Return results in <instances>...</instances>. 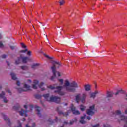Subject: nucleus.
Instances as JSON below:
<instances>
[{"label":"nucleus","mask_w":127,"mask_h":127,"mask_svg":"<svg viewBox=\"0 0 127 127\" xmlns=\"http://www.w3.org/2000/svg\"><path fill=\"white\" fill-rule=\"evenodd\" d=\"M5 93L4 92L2 91L1 94H0V98L3 99L4 103H7V99L4 97Z\"/></svg>","instance_id":"nucleus-9"},{"label":"nucleus","mask_w":127,"mask_h":127,"mask_svg":"<svg viewBox=\"0 0 127 127\" xmlns=\"http://www.w3.org/2000/svg\"><path fill=\"white\" fill-rule=\"evenodd\" d=\"M60 5H63V4H64V3H65V1H64V0H62L61 1H60Z\"/></svg>","instance_id":"nucleus-33"},{"label":"nucleus","mask_w":127,"mask_h":127,"mask_svg":"<svg viewBox=\"0 0 127 127\" xmlns=\"http://www.w3.org/2000/svg\"><path fill=\"white\" fill-rule=\"evenodd\" d=\"M76 103H77L78 104L79 103V101H80V94H78L76 96Z\"/></svg>","instance_id":"nucleus-24"},{"label":"nucleus","mask_w":127,"mask_h":127,"mask_svg":"<svg viewBox=\"0 0 127 127\" xmlns=\"http://www.w3.org/2000/svg\"><path fill=\"white\" fill-rule=\"evenodd\" d=\"M10 76L12 78V80H17V78H16V76H15V74L13 72H11L10 73Z\"/></svg>","instance_id":"nucleus-18"},{"label":"nucleus","mask_w":127,"mask_h":127,"mask_svg":"<svg viewBox=\"0 0 127 127\" xmlns=\"http://www.w3.org/2000/svg\"><path fill=\"white\" fill-rule=\"evenodd\" d=\"M112 97H113V92L108 91L107 95V98L108 99V100L110 101V98H112Z\"/></svg>","instance_id":"nucleus-17"},{"label":"nucleus","mask_w":127,"mask_h":127,"mask_svg":"<svg viewBox=\"0 0 127 127\" xmlns=\"http://www.w3.org/2000/svg\"><path fill=\"white\" fill-rule=\"evenodd\" d=\"M6 92H7L9 94H10V95H11V92H10V90H9V89H6Z\"/></svg>","instance_id":"nucleus-45"},{"label":"nucleus","mask_w":127,"mask_h":127,"mask_svg":"<svg viewBox=\"0 0 127 127\" xmlns=\"http://www.w3.org/2000/svg\"><path fill=\"white\" fill-rule=\"evenodd\" d=\"M1 46H3V44H2V43L0 42V47H1Z\"/></svg>","instance_id":"nucleus-50"},{"label":"nucleus","mask_w":127,"mask_h":127,"mask_svg":"<svg viewBox=\"0 0 127 127\" xmlns=\"http://www.w3.org/2000/svg\"><path fill=\"white\" fill-rule=\"evenodd\" d=\"M86 99V94H83L82 95V97L80 98L82 103H85V100Z\"/></svg>","instance_id":"nucleus-20"},{"label":"nucleus","mask_w":127,"mask_h":127,"mask_svg":"<svg viewBox=\"0 0 127 127\" xmlns=\"http://www.w3.org/2000/svg\"><path fill=\"white\" fill-rule=\"evenodd\" d=\"M86 118V115H84V116L81 117V120L80 121V123L81 124H84L86 123V121H84L85 119Z\"/></svg>","instance_id":"nucleus-19"},{"label":"nucleus","mask_w":127,"mask_h":127,"mask_svg":"<svg viewBox=\"0 0 127 127\" xmlns=\"http://www.w3.org/2000/svg\"><path fill=\"white\" fill-rule=\"evenodd\" d=\"M26 127H30L28 126V125H26Z\"/></svg>","instance_id":"nucleus-60"},{"label":"nucleus","mask_w":127,"mask_h":127,"mask_svg":"<svg viewBox=\"0 0 127 127\" xmlns=\"http://www.w3.org/2000/svg\"><path fill=\"white\" fill-rule=\"evenodd\" d=\"M48 121H49V122H50V123H51V124H53V123H55V122H58V118H57V117H56V120H52L51 119H49Z\"/></svg>","instance_id":"nucleus-22"},{"label":"nucleus","mask_w":127,"mask_h":127,"mask_svg":"<svg viewBox=\"0 0 127 127\" xmlns=\"http://www.w3.org/2000/svg\"><path fill=\"white\" fill-rule=\"evenodd\" d=\"M103 127H112L109 124H105L103 126Z\"/></svg>","instance_id":"nucleus-38"},{"label":"nucleus","mask_w":127,"mask_h":127,"mask_svg":"<svg viewBox=\"0 0 127 127\" xmlns=\"http://www.w3.org/2000/svg\"><path fill=\"white\" fill-rule=\"evenodd\" d=\"M20 63V58H18L15 61V64L16 65L19 64Z\"/></svg>","instance_id":"nucleus-26"},{"label":"nucleus","mask_w":127,"mask_h":127,"mask_svg":"<svg viewBox=\"0 0 127 127\" xmlns=\"http://www.w3.org/2000/svg\"><path fill=\"white\" fill-rule=\"evenodd\" d=\"M56 111L59 113V115H63L64 117H67L69 114L68 113H63L62 111H59V107H57Z\"/></svg>","instance_id":"nucleus-12"},{"label":"nucleus","mask_w":127,"mask_h":127,"mask_svg":"<svg viewBox=\"0 0 127 127\" xmlns=\"http://www.w3.org/2000/svg\"><path fill=\"white\" fill-rule=\"evenodd\" d=\"M51 69H52V72L53 73V75L51 77V80H54V79H55V77H56V74H57L59 77H60V76H61L60 72H59V71H56V64H54L51 67Z\"/></svg>","instance_id":"nucleus-4"},{"label":"nucleus","mask_w":127,"mask_h":127,"mask_svg":"<svg viewBox=\"0 0 127 127\" xmlns=\"http://www.w3.org/2000/svg\"><path fill=\"white\" fill-rule=\"evenodd\" d=\"M47 40H48V39H47Z\"/></svg>","instance_id":"nucleus-64"},{"label":"nucleus","mask_w":127,"mask_h":127,"mask_svg":"<svg viewBox=\"0 0 127 127\" xmlns=\"http://www.w3.org/2000/svg\"><path fill=\"white\" fill-rule=\"evenodd\" d=\"M64 87L66 89V91H69V92H74L75 89L73 88H78V84L75 81L72 83H70L68 80H66L64 83Z\"/></svg>","instance_id":"nucleus-1"},{"label":"nucleus","mask_w":127,"mask_h":127,"mask_svg":"<svg viewBox=\"0 0 127 127\" xmlns=\"http://www.w3.org/2000/svg\"><path fill=\"white\" fill-rule=\"evenodd\" d=\"M85 91H90L91 90V86L90 85L87 84L85 86Z\"/></svg>","instance_id":"nucleus-23"},{"label":"nucleus","mask_w":127,"mask_h":127,"mask_svg":"<svg viewBox=\"0 0 127 127\" xmlns=\"http://www.w3.org/2000/svg\"><path fill=\"white\" fill-rule=\"evenodd\" d=\"M32 127H35V123H33L32 124Z\"/></svg>","instance_id":"nucleus-51"},{"label":"nucleus","mask_w":127,"mask_h":127,"mask_svg":"<svg viewBox=\"0 0 127 127\" xmlns=\"http://www.w3.org/2000/svg\"><path fill=\"white\" fill-rule=\"evenodd\" d=\"M19 108H20V107L19 106V105H18L17 106H13V109L15 111H17V110H19Z\"/></svg>","instance_id":"nucleus-28"},{"label":"nucleus","mask_w":127,"mask_h":127,"mask_svg":"<svg viewBox=\"0 0 127 127\" xmlns=\"http://www.w3.org/2000/svg\"><path fill=\"white\" fill-rule=\"evenodd\" d=\"M32 27H34L33 26V25H32Z\"/></svg>","instance_id":"nucleus-63"},{"label":"nucleus","mask_w":127,"mask_h":127,"mask_svg":"<svg viewBox=\"0 0 127 127\" xmlns=\"http://www.w3.org/2000/svg\"><path fill=\"white\" fill-rule=\"evenodd\" d=\"M63 87L61 86H57L56 87V89L57 90L55 91V93H58L59 95H60L61 96H63V95H65V93L61 91L62 90Z\"/></svg>","instance_id":"nucleus-7"},{"label":"nucleus","mask_w":127,"mask_h":127,"mask_svg":"<svg viewBox=\"0 0 127 127\" xmlns=\"http://www.w3.org/2000/svg\"><path fill=\"white\" fill-rule=\"evenodd\" d=\"M38 64H34L32 65L31 66V68L32 69H35V67H36V66H38Z\"/></svg>","instance_id":"nucleus-29"},{"label":"nucleus","mask_w":127,"mask_h":127,"mask_svg":"<svg viewBox=\"0 0 127 127\" xmlns=\"http://www.w3.org/2000/svg\"><path fill=\"white\" fill-rule=\"evenodd\" d=\"M95 105H93L92 106L89 107V109L87 110V114L89 116H93L95 115Z\"/></svg>","instance_id":"nucleus-6"},{"label":"nucleus","mask_w":127,"mask_h":127,"mask_svg":"<svg viewBox=\"0 0 127 127\" xmlns=\"http://www.w3.org/2000/svg\"><path fill=\"white\" fill-rule=\"evenodd\" d=\"M44 55L45 56V57H46V58H48V59H51V60L53 59V58L50 57L49 56H48V55H45V54H44Z\"/></svg>","instance_id":"nucleus-34"},{"label":"nucleus","mask_w":127,"mask_h":127,"mask_svg":"<svg viewBox=\"0 0 127 127\" xmlns=\"http://www.w3.org/2000/svg\"><path fill=\"white\" fill-rule=\"evenodd\" d=\"M2 86L1 85H0V90H1Z\"/></svg>","instance_id":"nucleus-59"},{"label":"nucleus","mask_w":127,"mask_h":127,"mask_svg":"<svg viewBox=\"0 0 127 127\" xmlns=\"http://www.w3.org/2000/svg\"><path fill=\"white\" fill-rule=\"evenodd\" d=\"M65 106H67V103L65 104Z\"/></svg>","instance_id":"nucleus-62"},{"label":"nucleus","mask_w":127,"mask_h":127,"mask_svg":"<svg viewBox=\"0 0 127 127\" xmlns=\"http://www.w3.org/2000/svg\"><path fill=\"white\" fill-rule=\"evenodd\" d=\"M6 63L7 64V65L9 66V63H8V62L6 61Z\"/></svg>","instance_id":"nucleus-55"},{"label":"nucleus","mask_w":127,"mask_h":127,"mask_svg":"<svg viewBox=\"0 0 127 127\" xmlns=\"http://www.w3.org/2000/svg\"><path fill=\"white\" fill-rule=\"evenodd\" d=\"M97 94H98V91H95V92L91 93L90 94V97L94 99V98L96 97V95Z\"/></svg>","instance_id":"nucleus-21"},{"label":"nucleus","mask_w":127,"mask_h":127,"mask_svg":"<svg viewBox=\"0 0 127 127\" xmlns=\"http://www.w3.org/2000/svg\"><path fill=\"white\" fill-rule=\"evenodd\" d=\"M43 96L48 101V102H54L57 103V104H59L60 101H61V98L57 96H52L50 98L49 97V94H44Z\"/></svg>","instance_id":"nucleus-2"},{"label":"nucleus","mask_w":127,"mask_h":127,"mask_svg":"<svg viewBox=\"0 0 127 127\" xmlns=\"http://www.w3.org/2000/svg\"><path fill=\"white\" fill-rule=\"evenodd\" d=\"M2 36H1V34H0V39H1Z\"/></svg>","instance_id":"nucleus-56"},{"label":"nucleus","mask_w":127,"mask_h":127,"mask_svg":"<svg viewBox=\"0 0 127 127\" xmlns=\"http://www.w3.org/2000/svg\"><path fill=\"white\" fill-rule=\"evenodd\" d=\"M64 125H68V122H64Z\"/></svg>","instance_id":"nucleus-54"},{"label":"nucleus","mask_w":127,"mask_h":127,"mask_svg":"<svg viewBox=\"0 0 127 127\" xmlns=\"http://www.w3.org/2000/svg\"><path fill=\"white\" fill-rule=\"evenodd\" d=\"M41 97H42V96L40 95H39V94H36V95H35V98L36 99H41Z\"/></svg>","instance_id":"nucleus-32"},{"label":"nucleus","mask_w":127,"mask_h":127,"mask_svg":"<svg viewBox=\"0 0 127 127\" xmlns=\"http://www.w3.org/2000/svg\"><path fill=\"white\" fill-rule=\"evenodd\" d=\"M21 46L22 48H26V46H25L24 44L23 43H21Z\"/></svg>","instance_id":"nucleus-35"},{"label":"nucleus","mask_w":127,"mask_h":127,"mask_svg":"<svg viewBox=\"0 0 127 127\" xmlns=\"http://www.w3.org/2000/svg\"><path fill=\"white\" fill-rule=\"evenodd\" d=\"M100 127V125L99 124H96L95 126H93V127Z\"/></svg>","instance_id":"nucleus-46"},{"label":"nucleus","mask_w":127,"mask_h":127,"mask_svg":"<svg viewBox=\"0 0 127 127\" xmlns=\"http://www.w3.org/2000/svg\"><path fill=\"white\" fill-rule=\"evenodd\" d=\"M39 83V81H38L37 80H33V84H32V88L36 90V89H37V86H38L41 89V91H44L45 88H42V86L44 85V83L41 82L40 84H38Z\"/></svg>","instance_id":"nucleus-3"},{"label":"nucleus","mask_w":127,"mask_h":127,"mask_svg":"<svg viewBox=\"0 0 127 127\" xmlns=\"http://www.w3.org/2000/svg\"><path fill=\"white\" fill-rule=\"evenodd\" d=\"M119 94H124V91L122 89L118 90L117 92L115 93L116 96L119 95Z\"/></svg>","instance_id":"nucleus-25"},{"label":"nucleus","mask_w":127,"mask_h":127,"mask_svg":"<svg viewBox=\"0 0 127 127\" xmlns=\"http://www.w3.org/2000/svg\"><path fill=\"white\" fill-rule=\"evenodd\" d=\"M21 68L22 70H27V69H28V67L27 66H21Z\"/></svg>","instance_id":"nucleus-31"},{"label":"nucleus","mask_w":127,"mask_h":127,"mask_svg":"<svg viewBox=\"0 0 127 127\" xmlns=\"http://www.w3.org/2000/svg\"><path fill=\"white\" fill-rule=\"evenodd\" d=\"M24 89L23 88H18L17 91L19 93H21V92H26V91H30V86L29 84H24L23 86Z\"/></svg>","instance_id":"nucleus-5"},{"label":"nucleus","mask_w":127,"mask_h":127,"mask_svg":"<svg viewBox=\"0 0 127 127\" xmlns=\"http://www.w3.org/2000/svg\"><path fill=\"white\" fill-rule=\"evenodd\" d=\"M55 64H56V65H59V66H60V65H61V64H60V63H59V62H55Z\"/></svg>","instance_id":"nucleus-44"},{"label":"nucleus","mask_w":127,"mask_h":127,"mask_svg":"<svg viewBox=\"0 0 127 127\" xmlns=\"http://www.w3.org/2000/svg\"><path fill=\"white\" fill-rule=\"evenodd\" d=\"M122 114V112L120 110H117L114 112H113L112 117H116V116H120Z\"/></svg>","instance_id":"nucleus-14"},{"label":"nucleus","mask_w":127,"mask_h":127,"mask_svg":"<svg viewBox=\"0 0 127 127\" xmlns=\"http://www.w3.org/2000/svg\"><path fill=\"white\" fill-rule=\"evenodd\" d=\"M120 119L121 121H124V122L126 123V125H125L124 127H127V117L122 115L120 116Z\"/></svg>","instance_id":"nucleus-13"},{"label":"nucleus","mask_w":127,"mask_h":127,"mask_svg":"<svg viewBox=\"0 0 127 127\" xmlns=\"http://www.w3.org/2000/svg\"><path fill=\"white\" fill-rule=\"evenodd\" d=\"M16 85H17V86H20V82H19V80H17V81Z\"/></svg>","instance_id":"nucleus-39"},{"label":"nucleus","mask_w":127,"mask_h":127,"mask_svg":"<svg viewBox=\"0 0 127 127\" xmlns=\"http://www.w3.org/2000/svg\"><path fill=\"white\" fill-rule=\"evenodd\" d=\"M85 109H86V107L84 106V105H80L81 111H82L83 112V111H85Z\"/></svg>","instance_id":"nucleus-27"},{"label":"nucleus","mask_w":127,"mask_h":127,"mask_svg":"<svg viewBox=\"0 0 127 127\" xmlns=\"http://www.w3.org/2000/svg\"><path fill=\"white\" fill-rule=\"evenodd\" d=\"M22 121L24 122V121H25V118H23Z\"/></svg>","instance_id":"nucleus-57"},{"label":"nucleus","mask_w":127,"mask_h":127,"mask_svg":"<svg viewBox=\"0 0 127 127\" xmlns=\"http://www.w3.org/2000/svg\"><path fill=\"white\" fill-rule=\"evenodd\" d=\"M64 80H60V83H61V84H63L64 83Z\"/></svg>","instance_id":"nucleus-48"},{"label":"nucleus","mask_w":127,"mask_h":127,"mask_svg":"<svg viewBox=\"0 0 127 127\" xmlns=\"http://www.w3.org/2000/svg\"><path fill=\"white\" fill-rule=\"evenodd\" d=\"M87 119L89 121H90V120H91V117L88 116V117H87Z\"/></svg>","instance_id":"nucleus-52"},{"label":"nucleus","mask_w":127,"mask_h":127,"mask_svg":"<svg viewBox=\"0 0 127 127\" xmlns=\"http://www.w3.org/2000/svg\"><path fill=\"white\" fill-rule=\"evenodd\" d=\"M35 109L37 112V115L40 118L41 117V113H40V107L37 106H35Z\"/></svg>","instance_id":"nucleus-11"},{"label":"nucleus","mask_w":127,"mask_h":127,"mask_svg":"<svg viewBox=\"0 0 127 127\" xmlns=\"http://www.w3.org/2000/svg\"><path fill=\"white\" fill-rule=\"evenodd\" d=\"M59 80H63V79H59Z\"/></svg>","instance_id":"nucleus-61"},{"label":"nucleus","mask_w":127,"mask_h":127,"mask_svg":"<svg viewBox=\"0 0 127 127\" xmlns=\"http://www.w3.org/2000/svg\"><path fill=\"white\" fill-rule=\"evenodd\" d=\"M27 55H28V56H31V52L30 51H28L27 53Z\"/></svg>","instance_id":"nucleus-37"},{"label":"nucleus","mask_w":127,"mask_h":127,"mask_svg":"<svg viewBox=\"0 0 127 127\" xmlns=\"http://www.w3.org/2000/svg\"><path fill=\"white\" fill-rule=\"evenodd\" d=\"M27 83L30 84L31 83V80H27Z\"/></svg>","instance_id":"nucleus-47"},{"label":"nucleus","mask_w":127,"mask_h":127,"mask_svg":"<svg viewBox=\"0 0 127 127\" xmlns=\"http://www.w3.org/2000/svg\"><path fill=\"white\" fill-rule=\"evenodd\" d=\"M7 56H6L5 55H3L1 56V58H3V59H4L6 58Z\"/></svg>","instance_id":"nucleus-42"},{"label":"nucleus","mask_w":127,"mask_h":127,"mask_svg":"<svg viewBox=\"0 0 127 127\" xmlns=\"http://www.w3.org/2000/svg\"><path fill=\"white\" fill-rule=\"evenodd\" d=\"M18 124L19 125V126L16 127H21V123L19 121H18Z\"/></svg>","instance_id":"nucleus-40"},{"label":"nucleus","mask_w":127,"mask_h":127,"mask_svg":"<svg viewBox=\"0 0 127 127\" xmlns=\"http://www.w3.org/2000/svg\"><path fill=\"white\" fill-rule=\"evenodd\" d=\"M125 114H127V110H125Z\"/></svg>","instance_id":"nucleus-58"},{"label":"nucleus","mask_w":127,"mask_h":127,"mask_svg":"<svg viewBox=\"0 0 127 127\" xmlns=\"http://www.w3.org/2000/svg\"><path fill=\"white\" fill-rule=\"evenodd\" d=\"M29 108L31 111H32V110H33V105H30Z\"/></svg>","instance_id":"nucleus-41"},{"label":"nucleus","mask_w":127,"mask_h":127,"mask_svg":"<svg viewBox=\"0 0 127 127\" xmlns=\"http://www.w3.org/2000/svg\"><path fill=\"white\" fill-rule=\"evenodd\" d=\"M15 47L12 46H10V48L11 50H13L14 49Z\"/></svg>","instance_id":"nucleus-43"},{"label":"nucleus","mask_w":127,"mask_h":127,"mask_svg":"<svg viewBox=\"0 0 127 127\" xmlns=\"http://www.w3.org/2000/svg\"><path fill=\"white\" fill-rule=\"evenodd\" d=\"M21 59L23 63H27V61H30V59L27 57H22Z\"/></svg>","instance_id":"nucleus-15"},{"label":"nucleus","mask_w":127,"mask_h":127,"mask_svg":"<svg viewBox=\"0 0 127 127\" xmlns=\"http://www.w3.org/2000/svg\"><path fill=\"white\" fill-rule=\"evenodd\" d=\"M70 108L73 115H80V111L76 110V108L74 107V105L71 104Z\"/></svg>","instance_id":"nucleus-8"},{"label":"nucleus","mask_w":127,"mask_h":127,"mask_svg":"<svg viewBox=\"0 0 127 127\" xmlns=\"http://www.w3.org/2000/svg\"><path fill=\"white\" fill-rule=\"evenodd\" d=\"M74 124V121H70L69 125H73Z\"/></svg>","instance_id":"nucleus-49"},{"label":"nucleus","mask_w":127,"mask_h":127,"mask_svg":"<svg viewBox=\"0 0 127 127\" xmlns=\"http://www.w3.org/2000/svg\"><path fill=\"white\" fill-rule=\"evenodd\" d=\"M3 117L4 121H7L8 123V126H10V121H9V119H8V118H7V116H6V115H3Z\"/></svg>","instance_id":"nucleus-16"},{"label":"nucleus","mask_w":127,"mask_h":127,"mask_svg":"<svg viewBox=\"0 0 127 127\" xmlns=\"http://www.w3.org/2000/svg\"><path fill=\"white\" fill-rule=\"evenodd\" d=\"M24 108H25V109H26V110L27 109V106H26V105H24Z\"/></svg>","instance_id":"nucleus-53"},{"label":"nucleus","mask_w":127,"mask_h":127,"mask_svg":"<svg viewBox=\"0 0 127 127\" xmlns=\"http://www.w3.org/2000/svg\"><path fill=\"white\" fill-rule=\"evenodd\" d=\"M47 88H48L49 89H51V90H54V89H56V87L52 85L48 86H47Z\"/></svg>","instance_id":"nucleus-30"},{"label":"nucleus","mask_w":127,"mask_h":127,"mask_svg":"<svg viewBox=\"0 0 127 127\" xmlns=\"http://www.w3.org/2000/svg\"><path fill=\"white\" fill-rule=\"evenodd\" d=\"M26 51H27V49H26L24 50H21V51H20V52L21 53H25V52H26Z\"/></svg>","instance_id":"nucleus-36"},{"label":"nucleus","mask_w":127,"mask_h":127,"mask_svg":"<svg viewBox=\"0 0 127 127\" xmlns=\"http://www.w3.org/2000/svg\"><path fill=\"white\" fill-rule=\"evenodd\" d=\"M28 112V111H27V110L24 111V110H23V109H21V111L19 112V114L21 116L25 115V117H27V112Z\"/></svg>","instance_id":"nucleus-10"}]
</instances>
